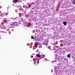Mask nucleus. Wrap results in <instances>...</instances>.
Here are the masks:
<instances>
[{
    "instance_id": "obj_1",
    "label": "nucleus",
    "mask_w": 75,
    "mask_h": 75,
    "mask_svg": "<svg viewBox=\"0 0 75 75\" xmlns=\"http://www.w3.org/2000/svg\"><path fill=\"white\" fill-rule=\"evenodd\" d=\"M18 24H17V22H14L12 24V25H15V26H16Z\"/></svg>"
},
{
    "instance_id": "obj_2",
    "label": "nucleus",
    "mask_w": 75,
    "mask_h": 75,
    "mask_svg": "<svg viewBox=\"0 0 75 75\" xmlns=\"http://www.w3.org/2000/svg\"><path fill=\"white\" fill-rule=\"evenodd\" d=\"M35 48L38 47V45H37V44L36 43L35 44Z\"/></svg>"
},
{
    "instance_id": "obj_3",
    "label": "nucleus",
    "mask_w": 75,
    "mask_h": 75,
    "mask_svg": "<svg viewBox=\"0 0 75 75\" xmlns=\"http://www.w3.org/2000/svg\"><path fill=\"white\" fill-rule=\"evenodd\" d=\"M63 24L64 25H67V22H63Z\"/></svg>"
},
{
    "instance_id": "obj_4",
    "label": "nucleus",
    "mask_w": 75,
    "mask_h": 75,
    "mask_svg": "<svg viewBox=\"0 0 75 75\" xmlns=\"http://www.w3.org/2000/svg\"><path fill=\"white\" fill-rule=\"evenodd\" d=\"M71 56V55H70V54H69L67 55V57L68 58H70V57Z\"/></svg>"
},
{
    "instance_id": "obj_5",
    "label": "nucleus",
    "mask_w": 75,
    "mask_h": 75,
    "mask_svg": "<svg viewBox=\"0 0 75 75\" xmlns=\"http://www.w3.org/2000/svg\"><path fill=\"white\" fill-rule=\"evenodd\" d=\"M31 6L30 4H28V8H30Z\"/></svg>"
},
{
    "instance_id": "obj_6",
    "label": "nucleus",
    "mask_w": 75,
    "mask_h": 75,
    "mask_svg": "<svg viewBox=\"0 0 75 75\" xmlns=\"http://www.w3.org/2000/svg\"><path fill=\"white\" fill-rule=\"evenodd\" d=\"M36 56H37V57H40V54H37V55H36Z\"/></svg>"
},
{
    "instance_id": "obj_7",
    "label": "nucleus",
    "mask_w": 75,
    "mask_h": 75,
    "mask_svg": "<svg viewBox=\"0 0 75 75\" xmlns=\"http://www.w3.org/2000/svg\"><path fill=\"white\" fill-rule=\"evenodd\" d=\"M73 3L74 4H75V0H74L73 1Z\"/></svg>"
},
{
    "instance_id": "obj_8",
    "label": "nucleus",
    "mask_w": 75,
    "mask_h": 75,
    "mask_svg": "<svg viewBox=\"0 0 75 75\" xmlns=\"http://www.w3.org/2000/svg\"><path fill=\"white\" fill-rule=\"evenodd\" d=\"M18 0H15V1H14L15 3H17V2Z\"/></svg>"
},
{
    "instance_id": "obj_9",
    "label": "nucleus",
    "mask_w": 75,
    "mask_h": 75,
    "mask_svg": "<svg viewBox=\"0 0 75 75\" xmlns=\"http://www.w3.org/2000/svg\"><path fill=\"white\" fill-rule=\"evenodd\" d=\"M31 39H34V36H32L31 37Z\"/></svg>"
},
{
    "instance_id": "obj_10",
    "label": "nucleus",
    "mask_w": 75,
    "mask_h": 75,
    "mask_svg": "<svg viewBox=\"0 0 75 75\" xmlns=\"http://www.w3.org/2000/svg\"><path fill=\"white\" fill-rule=\"evenodd\" d=\"M30 5H31V6L33 5V3H31L30 4Z\"/></svg>"
},
{
    "instance_id": "obj_11",
    "label": "nucleus",
    "mask_w": 75,
    "mask_h": 75,
    "mask_svg": "<svg viewBox=\"0 0 75 75\" xmlns=\"http://www.w3.org/2000/svg\"><path fill=\"white\" fill-rule=\"evenodd\" d=\"M8 13H6V16H7V15H8Z\"/></svg>"
},
{
    "instance_id": "obj_12",
    "label": "nucleus",
    "mask_w": 75,
    "mask_h": 75,
    "mask_svg": "<svg viewBox=\"0 0 75 75\" xmlns=\"http://www.w3.org/2000/svg\"><path fill=\"white\" fill-rule=\"evenodd\" d=\"M35 59H33V60H34V62H35V63H36V62H35V61H34V60Z\"/></svg>"
},
{
    "instance_id": "obj_13",
    "label": "nucleus",
    "mask_w": 75,
    "mask_h": 75,
    "mask_svg": "<svg viewBox=\"0 0 75 75\" xmlns=\"http://www.w3.org/2000/svg\"><path fill=\"white\" fill-rule=\"evenodd\" d=\"M28 16V15H26L25 16L26 17H27V16Z\"/></svg>"
},
{
    "instance_id": "obj_14",
    "label": "nucleus",
    "mask_w": 75,
    "mask_h": 75,
    "mask_svg": "<svg viewBox=\"0 0 75 75\" xmlns=\"http://www.w3.org/2000/svg\"><path fill=\"white\" fill-rule=\"evenodd\" d=\"M18 24H21V23H20L19 22V23H18Z\"/></svg>"
},
{
    "instance_id": "obj_15",
    "label": "nucleus",
    "mask_w": 75,
    "mask_h": 75,
    "mask_svg": "<svg viewBox=\"0 0 75 75\" xmlns=\"http://www.w3.org/2000/svg\"><path fill=\"white\" fill-rule=\"evenodd\" d=\"M13 21L12 20V19H11V22H12V21Z\"/></svg>"
},
{
    "instance_id": "obj_16",
    "label": "nucleus",
    "mask_w": 75,
    "mask_h": 75,
    "mask_svg": "<svg viewBox=\"0 0 75 75\" xmlns=\"http://www.w3.org/2000/svg\"><path fill=\"white\" fill-rule=\"evenodd\" d=\"M33 9H34V8H33Z\"/></svg>"
},
{
    "instance_id": "obj_17",
    "label": "nucleus",
    "mask_w": 75,
    "mask_h": 75,
    "mask_svg": "<svg viewBox=\"0 0 75 75\" xmlns=\"http://www.w3.org/2000/svg\"><path fill=\"white\" fill-rule=\"evenodd\" d=\"M40 58L41 59V57H40Z\"/></svg>"
}]
</instances>
